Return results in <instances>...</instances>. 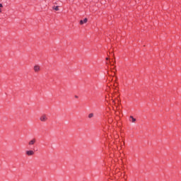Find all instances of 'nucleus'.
I'll list each match as a JSON object with an SVG mask.
<instances>
[{
  "label": "nucleus",
  "mask_w": 181,
  "mask_h": 181,
  "mask_svg": "<svg viewBox=\"0 0 181 181\" xmlns=\"http://www.w3.org/2000/svg\"><path fill=\"white\" fill-rule=\"evenodd\" d=\"M48 118H47V115L43 114L42 115H41L40 117V121H41V122H46V121H47Z\"/></svg>",
  "instance_id": "1"
},
{
  "label": "nucleus",
  "mask_w": 181,
  "mask_h": 181,
  "mask_svg": "<svg viewBox=\"0 0 181 181\" xmlns=\"http://www.w3.org/2000/svg\"><path fill=\"white\" fill-rule=\"evenodd\" d=\"M25 155H27V156H33L35 151H33V150H28L25 151Z\"/></svg>",
  "instance_id": "2"
},
{
  "label": "nucleus",
  "mask_w": 181,
  "mask_h": 181,
  "mask_svg": "<svg viewBox=\"0 0 181 181\" xmlns=\"http://www.w3.org/2000/svg\"><path fill=\"white\" fill-rule=\"evenodd\" d=\"M33 70L35 73H39V71H40V66H39L38 64L35 65L33 67Z\"/></svg>",
  "instance_id": "3"
},
{
  "label": "nucleus",
  "mask_w": 181,
  "mask_h": 181,
  "mask_svg": "<svg viewBox=\"0 0 181 181\" xmlns=\"http://www.w3.org/2000/svg\"><path fill=\"white\" fill-rule=\"evenodd\" d=\"M35 144H36V139L35 138L32 139L28 142L29 146H32L35 145Z\"/></svg>",
  "instance_id": "4"
},
{
  "label": "nucleus",
  "mask_w": 181,
  "mask_h": 181,
  "mask_svg": "<svg viewBox=\"0 0 181 181\" xmlns=\"http://www.w3.org/2000/svg\"><path fill=\"white\" fill-rule=\"evenodd\" d=\"M88 20L87 19V18H84V20L83 21V20H81L80 21V25H83V23H87V21H88Z\"/></svg>",
  "instance_id": "5"
},
{
  "label": "nucleus",
  "mask_w": 181,
  "mask_h": 181,
  "mask_svg": "<svg viewBox=\"0 0 181 181\" xmlns=\"http://www.w3.org/2000/svg\"><path fill=\"white\" fill-rule=\"evenodd\" d=\"M88 117V118H93L94 117V113H90Z\"/></svg>",
  "instance_id": "6"
},
{
  "label": "nucleus",
  "mask_w": 181,
  "mask_h": 181,
  "mask_svg": "<svg viewBox=\"0 0 181 181\" xmlns=\"http://www.w3.org/2000/svg\"><path fill=\"white\" fill-rule=\"evenodd\" d=\"M52 9H54V11H59V6H54L52 7Z\"/></svg>",
  "instance_id": "7"
},
{
  "label": "nucleus",
  "mask_w": 181,
  "mask_h": 181,
  "mask_svg": "<svg viewBox=\"0 0 181 181\" xmlns=\"http://www.w3.org/2000/svg\"><path fill=\"white\" fill-rule=\"evenodd\" d=\"M130 118H132V122H135V121H136V119L134 118L132 116H131Z\"/></svg>",
  "instance_id": "8"
},
{
  "label": "nucleus",
  "mask_w": 181,
  "mask_h": 181,
  "mask_svg": "<svg viewBox=\"0 0 181 181\" xmlns=\"http://www.w3.org/2000/svg\"><path fill=\"white\" fill-rule=\"evenodd\" d=\"M113 104L115 105L117 104V102H115V100L112 99Z\"/></svg>",
  "instance_id": "9"
},
{
  "label": "nucleus",
  "mask_w": 181,
  "mask_h": 181,
  "mask_svg": "<svg viewBox=\"0 0 181 181\" xmlns=\"http://www.w3.org/2000/svg\"><path fill=\"white\" fill-rule=\"evenodd\" d=\"M116 101L117 102V104H119V100H118V98H116Z\"/></svg>",
  "instance_id": "10"
},
{
  "label": "nucleus",
  "mask_w": 181,
  "mask_h": 181,
  "mask_svg": "<svg viewBox=\"0 0 181 181\" xmlns=\"http://www.w3.org/2000/svg\"><path fill=\"white\" fill-rule=\"evenodd\" d=\"M4 6L2 5V4H0V8H3Z\"/></svg>",
  "instance_id": "11"
},
{
  "label": "nucleus",
  "mask_w": 181,
  "mask_h": 181,
  "mask_svg": "<svg viewBox=\"0 0 181 181\" xmlns=\"http://www.w3.org/2000/svg\"><path fill=\"white\" fill-rule=\"evenodd\" d=\"M75 98H78V96H77V95H75Z\"/></svg>",
  "instance_id": "12"
},
{
  "label": "nucleus",
  "mask_w": 181,
  "mask_h": 181,
  "mask_svg": "<svg viewBox=\"0 0 181 181\" xmlns=\"http://www.w3.org/2000/svg\"><path fill=\"white\" fill-rule=\"evenodd\" d=\"M1 12H2V11H1V8H0V13H1Z\"/></svg>",
  "instance_id": "13"
},
{
  "label": "nucleus",
  "mask_w": 181,
  "mask_h": 181,
  "mask_svg": "<svg viewBox=\"0 0 181 181\" xmlns=\"http://www.w3.org/2000/svg\"><path fill=\"white\" fill-rule=\"evenodd\" d=\"M106 60H108V58H106Z\"/></svg>",
  "instance_id": "14"
}]
</instances>
